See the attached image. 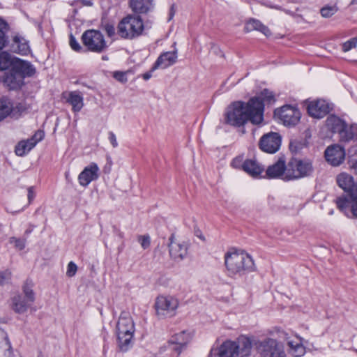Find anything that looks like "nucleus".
I'll return each mask as SVG.
<instances>
[{"label": "nucleus", "mask_w": 357, "mask_h": 357, "mask_svg": "<svg viewBox=\"0 0 357 357\" xmlns=\"http://www.w3.org/2000/svg\"><path fill=\"white\" fill-rule=\"evenodd\" d=\"M24 79L22 75L10 70V73L5 79V82L10 89H17L24 84Z\"/></svg>", "instance_id": "29"}, {"label": "nucleus", "mask_w": 357, "mask_h": 357, "mask_svg": "<svg viewBox=\"0 0 357 357\" xmlns=\"http://www.w3.org/2000/svg\"><path fill=\"white\" fill-rule=\"evenodd\" d=\"M102 60H108V57L107 56H102Z\"/></svg>", "instance_id": "57"}, {"label": "nucleus", "mask_w": 357, "mask_h": 357, "mask_svg": "<svg viewBox=\"0 0 357 357\" xmlns=\"http://www.w3.org/2000/svg\"><path fill=\"white\" fill-rule=\"evenodd\" d=\"M337 9L335 6H326L321 9V16L324 17H330L333 15Z\"/></svg>", "instance_id": "43"}, {"label": "nucleus", "mask_w": 357, "mask_h": 357, "mask_svg": "<svg viewBox=\"0 0 357 357\" xmlns=\"http://www.w3.org/2000/svg\"><path fill=\"white\" fill-rule=\"evenodd\" d=\"M16 60V57L13 56L7 52H0V70H5L9 68L12 70Z\"/></svg>", "instance_id": "31"}, {"label": "nucleus", "mask_w": 357, "mask_h": 357, "mask_svg": "<svg viewBox=\"0 0 357 357\" xmlns=\"http://www.w3.org/2000/svg\"><path fill=\"white\" fill-rule=\"evenodd\" d=\"M234 342H236L237 356L247 357L250 355L253 344L249 337L241 335Z\"/></svg>", "instance_id": "19"}, {"label": "nucleus", "mask_w": 357, "mask_h": 357, "mask_svg": "<svg viewBox=\"0 0 357 357\" xmlns=\"http://www.w3.org/2000/svg\"><path fill=\"white\" fill-rule=\"evenodd\" d=\"M108 139L109 142L111 143L112 146L114 148H116L118 146V142L116 139V137L115 134L113 132H109L108 133Z\"/></svg>", "instance_id": "50"}, {"label": "nucleus", "mask_w": 357, "mask_h": 357, "mask_svg": "<svg viewBox=\"0 0 357 357\" xmlns=\"http://www.w3.org/2000/svg\"><path fill=\"white\" fill-rule=\"evenodd\" d=\"M10 244L13 245L15 249L22 250L25 248L26 239L25 238L10 237L8 239Z\"/></svg>", "instance_id": "39"}, {"label": "nucleus", "mask_w": 357, "mask_h": 357, "mask_svg": "<svg viewBox=\"0 0 357 357\" xmlns=\"http://www.w3.org/2000/svg\"><path fill=\"white\" fill-rule=\"evenodd\" d=\"M35 301V294L32 287L27 284L23 286V294L15 296L12 298V309L18 314L25 313Z\"/></svg>", "instance_id": "9"}, {"label": "nucleus", "mask_w": 357, "mask_h": 357, "mask_svg": "<svg viewBox=\"0 0 357 357\" xmlns=\"http://www.w3.org/2000/svg\"><path fill=\"white\" fill-rule=\"evenodd\" d=\"M242 167L245 172L253 177L259 176L264 171V167L255 160H245Z\"/></svg>", "instance_id": "27"}, {"label": "nucleus", "mask_w": 357, "mask_h": 357, "mask_svg": "<svg viewBox=\"0 0 357 357\" xmlns=\"http://www.w3.org/2000/svg\"><path fill=\"white\" fill-rule=\"evenodd\" d=\"M27 109L28 107L24 102H13L11 118L18 119Z\"/></svg>", "instance_id": "35"}, {"label": "nucleus", "mask_w": 357, "mask_h": 357, "mask_svg": "<svg viewBox=\"0 0 357 357\" xmlns=\"http://www.w3.org/2000/svg\"><path fill=\"white\" fill-rule=\"evenodd\" d=\"M218 354L219 357H238L236 342L231 340L224 342L220 345Z\"/></svg>", "instance_id": "25"}, {"label": "nucleus", "mask_w": 357, "mask_h": 357, "mask_svg": "<svg viewBox=\"0 0 357 357\" xmlns=\"http://www.w3.org/2000/svg\"><path fill=\"white\" fill-rule=\"evenodd\" d=\"M8 29V24L0 17V50H2L7 43L6 31Z\"/></svg>", "instance_id": "36"}, {"label": "nucleus", "mask_w": 357, "mask_h": 357, "mask_svg": "<svg viewBox=\"0 0 357 357\" xmlns=\"http://www.w3.org/2000/svg\"><path fill=\"white\" fill-rule=\"evenodd\" d=\"M12 72L17 73V75H22L23 78H25L26 77L33 75L36 73V69L31 63L17 58Z\"/></svg>", "instance_id": "20"}, {"label": "nucleus", "mask_w": 357, "mask_h": 357, "mask_svg": "<svg viewBox=\"0 0 357 357\" xmlns=\"http://www.w3.org/2000/svg\"><path fill=\"white\" fill-rule=\"evenodd\" d=\"M178 300L172 296H159L155 298V309L160 318L172 317L178 307Z\"/></svg>", "instance_id": "8"}, {"label": "nucleus", "mask_w": 357, "mask_h": 357, "mask_svg": "<svg viewBox=\"0 0 357 357\" xmlns=\"http://www.w3.org/2000/svg\"><path fill=\"white\" fill-rule=\"evenodd\" d=\"M354 167L357 172V160L356 161L355 164L354 165Z\"/></svg>", "instance_id": "56"}, {"label": "nucleus", "mask_w": 357, "mask_h": 357, "mask_svg": "<svg viewBox=\"0 0 357 357\" xmlns=\"http://www.w3.org/2000/svg\"><path fill=\"white\" fill-rule=\"evenodd\" d=\"M66 101L72 105V109L74 112H79L84 106V99L78 91L69 92L66 98Z\"/></svg>", "instance_id": "26"}, {"label": "nucleus", "mask_w": 357, "mask_h": 357, "mask_svg": "<svg viewBox=\"0 0 357 357\" xmlns=\"http://www.w3.org/2000/svg\"><path fill=\"white\" fill-rule=\"evenodd\" d=\"M30 232H31V231H30V230H26V231H25V234H29Z\"/></svg>", "instance_id": "59"}, {"label": "nucleus", "mask_w": 357, "mask_h": 357, "mask_svg": "<svg viewBox=\"0 0 357 357\" xmlns=\"http://www.w3.org/2000/svg\"><path fill=\"white\" fill-rule=\"evenodd\" d=\"M105 31L109 37L114 36L116 33L115 27L114 26V25L110 24H107L105 26Z\"/></svg>", "instance_id": "49"}, {"label": "nucleus", "mask_w": 357, "mask_h": 357, "mask_svg": "<svg viewBox=\"0 0 357 357\" xmlns=\"http://www.w3.org/2000/svg\"><path fill=\"white\" fill-rule=\"evenodd\" d=\"M82 40L84 47L92 52L102 53L107 48L103 34L98 30L85 31L82 36Z\"/></svg>", "instance_id": "7"}, {"label": "nucleus", "mask_w": 357, "mask_h": 357, "mask_svg": "<svg viewBox=\"0 0 357 357\" xmlns=\"http://www.w3.org/2000/svg\"><path fill=\"white\" fill-rule=\"evenodd\" d=\"M153 70H151L150 72H147V73H144V74L142 75V77H143V79H144V80H148V79H149L152 77V72H153Z\"/></svg>", "instance_id": "54"}, {"label": "nucleus", "mask_w": 357, "mask_h": 357, "mask_svg": "<svg viewBox=\"0 0 357 357\" xmlns=\"http://www.w3.org/2000/svg\"><path fill=\"white\" fill-rule=\"evenodd\" d=\"M325 158L332 166H339L344 160L345 151L343 147L337 144L329 146L325 151Z\"/></svg>", "instance_id": "15"}, {"label": "nucleus", "mask_w": 357, "mask_h": 357, "mask_svg": "<svg viewBox=\"0 0 357 357\" xmlns=\"http://www.w3.org/2000/svg\"><path fill=\"white\" fill-rule=\"evenodd\" d=\"M307 109L310 116L316 119H321L329 113L331 107L326 100H317L310 102Z\"/></svg>", "instance_id": "17"}, {"label": "nucleus", "mask_w": 357, "mask_h": 357, "mask_svg": "<svg viewBox=\"0 0 357 357\" xmlns=\"http://www.w3.org/2000/svg\"><path fill=\"white\" fill-rule=\"evenodd\" d=\"M11 273L10 271H6L0 273V284H3L10 278Z\"/></svg>", "instance_id": "48"}, {"label": "nucleus", "mask_w": 357, "mask_h": 357, "mask_svg": "<svg viewBox=\"0 0 357 357\" xmlns=\"http://www.w3.org/2000/svg\"><path fill=\"white\" fill-rule=\"evenodd\" d=\"M137 241L143 249H147L151 245V238L149 235H141L137 237Z\"/></svg>", "instance_id": "44"}, {"label": "nucleus", "mask_w": 357, "mask_h": 357, "mask_svg": "<svg viewBox=\"0 0 357 357\" xmlns=\"http://www.w3.org/2000/svg\"><path fill=\"white\" fill-rule=\"evenodd\" d=\"M312 165L310 160L292 158L287 165L286 181L307 176L312 172Z\"/></svg>", "instance_id": "6"}, {"label": "nucleus", "mask_w": 357, "mask_h": 357, "mask_svg": "<svg viewBox=\"0 0 357 357\" xmlns=\"http://www.w3.org/2000/svg\"><path fill=\"white\" fill-rule=\"evenodd\" d=\"M242 161H243V158L238 157V158H234L232 160L231 165L234 168H239L241 165Z\"/></svg>", "instance_id": "51"}, {"label": "nucleus", "mask_w": 357, "mask_h": 357, "mask_svg": "<svg viewBox=\"0 0 357 357\" xmlns=\"http://www.w3.org/2000/svg\"><path fill=\"white\" fill-rule=\"evenodd\" d=\"M176 10L174 8V5H172L170 7L169 11V17H168V21H170L173 19L174 15H175Z\"/></svg>", "instance_id": "53"}, {"label": "nucleus", "mask_w": 357, "mask_h": 357, "mask_svg": "<svg viewBox=\"0 0 357 357\" xmlns=\"http://www.w3.org/2000/svg\"><path fill=\"white\" fill-rule=\"evenodd\" d=\"M256 98L259 99V100L261 102V103L263 104L264 106V102H266L268 104H271V103L274 102L275 100L274 93L268 89L263 90L261 92L260 96H257Z\"/></svg>", "instance_id": "37"}, {"label": "nucleus", "mask_w": 357, "mask_h": 357, "mask_svg": "<svg viewBox=\"0 0 357 357\" xmlns=\"http://www.w3.org/2000/svg\"><path fill=\"white\" fill-rule=\"evenodd\" d=\"M227 273L231 277L243 275L255 269V264L250 255L243 250H230L225 255Z\"/></svg>", "instance_id": "2"}, {"label": "nucleus", "mask_w": 357, "mask_h": 357, "mask_svg": "<svg viewBox=\"0 0 357 357\" xmlns=\"http://www.w3.org/2000/svg\"><path fill=\"white\" fill-rule=\"evenodd\" d=\"M191 340V333L187 331H183L172 336L168 341V344L171 347V349L178 356Z\"/></svg>", "instance_id": "14"}, {"label": "nucleus", "mask_w": 357, "mask_h": 357, "mask_svg": "<svg viewBox=\"0 0 357 357\" xmlns=\"http://www.w3.org/2000/svg\"><path fill=\"white\" fill-rule=\"evenodd\" d=\"M225 119L226 123L236 127L248 121L260 124L264 119V105L257 98H252L247 102H234L227 108Z\"/></svg>", "instance_id": "1"}, {"label": "nucleus", "mask_w": 357, "mask_h": 357, "mask_svg": "<svg viewBox=\"0 0 357 357\" xmlns=\"http://www.w3.org/2000/svg\"><path fill=\"white\" fill-rule=\"evenodd\" d=\"M287 172V165L284 158H280L277 162L270 165L266 172V174L269 178H280L286 181L285 174Z\"/></svg>", "instance_id": "18"}, {"label": "nucleus", "mask_w": 357, "mask_h": 357, "mask_svg": "<svg viewBox=\"0 0 357 357\" xmlns=\"http://www.w3.org/2000/svg\"><path fill=\"white\" fill-rule=\"evenodd\" d=\"M144 29V22L140 16L128 15L118 24V35L127 40H132L140 36Z\"/></svg>", "instance_id": "4"}, {"label": "nucleus", "mask_w": 357, "mask_h": 357, "mask_svg": "<svg viewBox=\"0 0 357 357\" xmlns=\"http://www.w3.org/2000/svg\"><path fill=\"white\" fill-rule=\"evenodd\" d=\"M352 3H356V4H357V0H353V1H352Z\"/></svg>", "instance_id": "58"}, {"label": "nucleus", "mask_w": 357, "mask_h": 357, "mask_svg": "<svg viewBox=\"0 0 357 357\" xmlns=\"http://www.w3.org/2000/svg\"><path fill=\"white\" fill-rule=\"evenodd\" d=\"M27 197H28L29 203L30 204L33 201L34 197H35V192L33 191V187H29L28 188Z\"/></svg>", "instance_id": "52"}, {"label": "nucleus", "mask_w": 357, "mask_h": 357, "mask_svg": "<svg viewBox=\"0 0 357 357\" xmlns=\"http://www.w3.org/2000/svg\"><path fill=\"white\" fill-rule=\"evenodd\" d=\"M340 137L342 141L345 142L357 137V125L351 124L348 126L346 124L343 130L341 132Z\"/></svg>", "instance_id": "33"}, {"label": "nucleus", "mask_w": 357, "mask_h": 357, "mask_svg": "<svg viewBox=\"0 0 357 357\" xmlns=\"http://www.w3.org/2000/svg\"><path fill=\"white\" fill-rule=\"evenodd\" d=\"M336 204L341 211L347 214L348 208L351 207V199L348 200L345 197H340L336 199Z\"/></svg>", "instance_id": "38"}, {"label": "nucleus", "mask_w": 357, "mask_h": 357, "mask_svg": "<svg viewBox=\"0 0 357 357\" xmlns=\"http://www.w3.org/2000/svg\"><path fill=\"white\" fill-rule=\"evenodd\" d=\"M337 183L344 191L349 193V196L351 195V191L357 187V184L354 183L353 177L347 173H341L337 175Z\"/></svg>", "instance_id": "24"}, {"label": "nucleus", "mask_w": 357, "mask_h": 357, "mask_svg": "<svg viewBox=\"0 0 357 357\" xmlns=\"http://www.w3.org/2000/svg\"><path fill=\"white\" fill-rule=\"evenodd\" d=\"M99 172L100 169L96 163H90L84 168L78 176L79 185L82 187L88 186L91 182L98 178Z\"/></svg>", "instance_id": "16"}, {"label": "nucleus", "mask_w": 357, "mask_h": 357, "mask_svg": "<svg viewBox=\"0 0 357 357\" xmlns=\"http://www.w3.org/2000/svg\"><path fill=\"white\" fill-rule=\"evenodd\" d=\"M11 48L14 52L22 55H27L30 52L28 41L20 36L13 38Z\"/></svg>", "instance_id": "23"}, {"label": "nucleus", "mask_w": 357, "mask_h": 357, "mask_svg": "<svg viewBox=\"0 0 357 357\" xmlns=\"http://www.w3.org/2000/svg\"><path fill=\"white\" fill-rule=\"evenodd\" d=\"M246 31L250 32L254 30L259 31L263 33L265 36H269L271 31L269 29L264 25L260 21L257 20H250L245 26Z\"/></svg>", "instance_id": "30"}, {"label": "nucleus", "mask_w": 357, "mask_h": 357, "mask_svg": "<svg viewBox=\"0 0 357 357\" xmlns=\"http://www.w3.org/2000/svg\"><path fill=\"white\" fill-rule=\"evenodd\" d=\"M77 270V265L74 262L70 261L68 264L66 275L68 277H73L75 275Z\"/></svg>", "instance_id": "45"}, {"label": "nucleus", "mask_w": 357, "mask_h": 357, "mask_svg": "<svg viewBox=\"0 0 357 357\" xmlns=\"http://www.w3.org/2000/svg\"><path fill=\"white\" fill-rule=\"evenodd\" d=\"M281 144V138L277 132L264 135L260 139L259 147L266 153H274L278 151Z\"/></svg>", "instance_id": "12"}, {"label": "nucleus", "mask_w": 357, "mask_h": 357, "mask_svg": "<svg viewBox=\"0 0 357 357\" xmlns=\"http://www.w3.org/2000/svg\"><path fill=\"white\" fill-rule=\"evenodd\" d=\"M255 344L261 357H286L283 344L276 339L266 337Z\"/></svg>", "instance_id": "5"}, {"label": "nucleus", "mask_w": 357, "mask_h": 357, "mask_svg": "<svg viewBox=\"0 0 357 357\" xmlns=\"http://www.w3.org/2000/svg\"><path fill=\"white\" fill-rule=\"evenodd\" d=\"M135 324L129 313L121 314L116 325L117 342L122 351H127L133 344Z\"/></svg>", "instance_id": "3"}, {"label": "nucleus", "mask_w": 357, "mask_h": 357, "mask_svg": "<svg viewBox=\"0 0 357 357\" xmlns=\"http://www.w3.org/2000/svg\"><path fill=\"white\" fill-rule=\"evenodd\" d=\"M70 45L73 50L75 51H79L82 49V47L79 44V43L76 40L75 38L73 36H70Z\"/></svg>", "instance_id": "47"}, {"label": "nucleus", "mask_w": 357, "mask_h": 357, "mask_svg": "<svg viewBox=\"0 0 357 357\" xmlns=\"http://www.w3.org/2000/svg\"><path fill=\"white\" fill-rule=\"evenodd\" d=\"M354 151H357V146H356V147L354 148Z\"/></svg>", "instance_id": "60"}, {"label": "nucleus", "mask_w": 357, "mask_h": 357, "mask_svg": "<svg viewBox=\"0 0 357 357\" xmlns=\"http://www.w3.org/2000/svg\"><path fill=\"white\" fill-rule=\"evenodd\" d=\"M177 59L176 51L167 52L162 54L156 60L152 70L160 68L165 69L176 63Z\"/></svg>", "instance_id": "22"}, {"label": "nucleus", "mask_w": 357, "mask_h": 357, "mask_svg": "<svg viewBox=\"0 0 357 357\" xmlns=\"http://www.w3.org/2000/svg\"><path fill=\"white\" fill-rule=\"evenodd\" d=\"M45 134L42 130H38L33 136L27 140L20 142L15 146V153L18 156L27 154L39 142L44 138Z\"/></svg>", "instance_id": "13"}, {"label": "nucleus", "mask_w": 357, "mask_h": 357, "mask_svg": "<svg viewBox=\"0 0 357 357\" xmlns=\"http://www.w3.org/2000/svg\"><path fill=\"white\" fill-rule=\"evenodd\" d=\"M346 123L336 116H330L326 119V126L333 132H337L340 135Z\"/></svg>", "instance_id": "28"}, {"label": "nucleus", "mask_w": 357, "mask_h": 357, "mask_svg": "<svg viewBox=\"0 0 357 357\" xmlns=\"http://www.w3.org/2000/svg\"><path fill=\"white\" fill-rule=\"evenodd\" d=\"M0 348L3 350L4 357H13L12 347L7 335H5L4 340L0 345Z\"/></svg>", "instance_id": "40"}, {"label": "nucleus", "mask_w": 357, "mask_h": 357, "mask_svg": "<svg viewBox=\"0 0 357 357\" xmlns=\"http://www.w3.org/2000/svg\"><path fill=\"white\" fill-rule=\"evenodd\" d=\"M169 240V252L171 258L176 261L184 259L188 254V243L185 241L176 240L174 235H172Z\"/></svg>", "instance_id": "11"}, {"label": "nucleus", "mask_w": 357, "mask_h": 357, "mask_svg": "<svg viewBox=\"0 0 357 357\" xmlns=\"http://www.w3.org/2000/svg\"><path fill=\"white\" fill-rule=\"evenodd\" d=\"M274 117L284 126H291L298 123L301 112L296 107L286 105L274 111Z\"/></svg>", "instance_id": "10"}, {"label": "nucleus", "mask_w": 357, "mask_h": 357, "mask_svg": "<svg viewBox=\"0 0 357 357\" xmlns=\"http://www.w3.org/2000/svg\"><path fill=\"white\" fill-rule=\"evenodd\" d=\"M113 77L121 83H126L128 81L126 73L125 72L116 71L114 73Z\"/></svg>", "instance_id": "46"}, {"label": "nucleus", "mask_w": 357, "mask_h": 357, "mask_svg": "<svg viewBox=\"0 0 357 357\" xmlns=\"http://www.w3.org/2000/svg\"><path fill=\"white\" fill-rule=\"evenodd\" d=\"M357 45V37L351 38L342 44V50L347 52Z\"/></svg>", "instance_id": "42"}, {"label": "nucleus", "mask_w": 357, "mask_h": 357, "mask_svg": "<svg viewBox=\"0 0 357 357\" xmlns=\"http://www.w3.org/2000/svg\"><path fill=\"white\" fill-rule=\"evenodd\" d=\"M287 344L289 347V352L295 357H301L305 353V348L300 343L294 344L292 341H289Z\"/></svg>", "instance_id": "34"}, {"label": "nucleus", "mask_w": 357, "mask_h": 357, "mask_svg": "<svg viewBox=\"0 0 357 357\" xmlns=\"http://www.w3.org/2000/svg\"><path fill=\"white\" fill-rule=\"evenodd\" d=\"M13 108V102L5 97L0 98V121L4 120L8 116L11 117Z\"/></svg>", "instance_id": "32"}, {"label": "nucleus", "mask_w": 357, "mask_h": 357, "mask_svg": "<svg viewBox=\"0 0 357 357\" xmlns=\"http://www.w3.org/2000/svg\"><path fill=\"white\" fill-rule=\"evenodd\" d=\"M276 331L281 334V335H280V337L284 338V339L287 338V334L284 331H280L279 329H277Z\"/></svg>", "instance_id": "55"}, {"label": "nucleus", "mask_w": 357, "mask_h": 357, "mask_svg": "<svg viewBox=\"0 0 357 357\" xmlns=\"http://www.w3.org/2000/svg\"><path fill=\"white\" fill-rule=\"evenodd\" d=\"M129 5L136 14H146L154 8L153 0H130Z\"/></svg>", "instance_id": "21"}, {"label": "nucleus", "mask_w": 357, "mask_h": 357, "mask_svg": "<svg viewBox=\"0 0 357 357\" xmlns=\"http://www.w3.org/2000/svg\"><path fill=\"white\" fill-rule=\"evenodd\" d=\"M350 198L352 214L357 218V186L351 191Z\"/></svg>", "instance_id": "41"}]
</instances>
